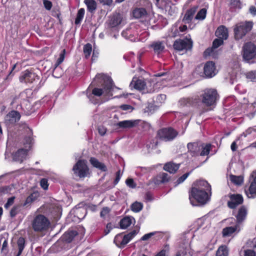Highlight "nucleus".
Masks as SVG:
<instances>
[{
    "label": "nucleus",
    "instance_id": "nucleus-1",
    "mask_svg": "<svg viewBox=\"0 0 256 256\" xmlns=\"http://www.w3.org/2000/svg\"><path fill=\"white\" fill-rule=\"evenodd\" d=\"M211 186L204 180H198L194 182L189 190V200L192 205L196 202L205 204L210 199Z\"/></svg>",
    "mask_w": 256,
    "mask_h": 256
},
{
    "label": "nucleus",
    "instance_id": "nucleus-2",
    "mask_svg": "<svg viewBox=\"0 0 256 256\" xmlns=\"http://www.w3.org/2000/svg\"><path fill=\"white\" fill-rule=\"evenodd\" d=\"M96 80H99L100 82H102V88H94L92 92V94L88 96L90 100L92 103L96 104L98 103L96 100H92V95L100 96L102 94L106 95L108 94L112 90L114 83L112 79L109 76L103 74H98L96 76Z\"/></svg>",
    "mask_w": 256,
    "mask_h": 256
},
{
    "label": "nucleus",
    "instance_id": "nucleus-3",
    "mask_svg": "<svg viewBox=\"0 0 256 256\" xmlns=\"http://www.w3.org/2000/svg\"><path fill=\"white\" fill-rule=\"evenodd\" d=\"M201 102L205 106L208 107L216 104L220 98L219 94L214 88H206L203 90L200 94Z\"/></svg>",
    "mask_w": 256,
    "mask_h": 256
},
{
    "label": "nucleus",
    "instance_id": "nucleus-4",
    "mask_svg": "<svg viewBox=\"0 0 256 256\" xmlns=\"http://www.w3.org/2000/svg\"><path fill=\"white\" fill-rule=\"evenodd\" d=\"M62 212V207L58 203L49 202V228H52L57 224Z\"/></svg>",
    "mask_w": 256,
    "mask_h": 256
},
{
    "label": "nucleus",
    "instance_id": "nucleus-5",
    "mask_svg": "<svg viewBox=\"0 0 256 256\" xmlns=\"http://www.w3.org/2000/svg\"><path fill=\"white\" fill-rule=\"evenodd\" d=\"M254 24L251 21L242 22L238 23L234 28V38L240 40L242 38L252 30Z\"/></svg>",
    "mask_w": 256,
    "mask_h": 256
},
{
    "label": "nucleus",
    "instance_id": "nucleus-6",
    "mask_svg": "<svg viewBox=\"0 0 256 256\" xmlns=\"http://www.w3.org/2000/svg\"><path fill=\"white\" fill-rule=\"evenodd\" d=\"M136 234V230H133L125 235L123 233L118 234L115 236L114 242L118 247L123 248Z\"/></svg>",
    "mask_w": 256,
    "mask_h": 256
},
{
    "label": "nucleus",
    "instance_id": "nucleus-7",
    "mask_svg": "<svg viewBox=\"0 0 256 256\" xmlns=\"http://www.w3.org/2000/svg\"><path fill=\"white\" fill-rule=\"evenodd\" d=\"M72 170L74 175L80 178L86 177L89 171L86 160H78L74 166Z\"/></svg>",
    "mask_w": 256,
    "mask_h": 256
},
{
    "label": "nucleus",
    "instance_id": "nucleus-8",
    "mask_svg": "<svg viewBox=\"0 0 256 256\" xmlns=\"http://www.w3.org/2000/svg\"><path fill=\"white\" fill-rule=\"evenodd\" d=\"M178 134V132L172 127L162 128L157 132L158 137L165 142L172 140Z\"/></svg>",
    "mask_w": 256,
    "mask_h": 256
},
{
    "label": "nucleus",
    "instance_id": "nucleus-9",
    "mask_svg": "<svg viewBox=\"0 0 256 256\" xmlns=\"http://www.w3.org/2000/svg\"><path fill=\"white\" fill-rule=\"evenodd\" d=\"M256 56V46L252 42L246 43L242 48V56L244 60L249 61Z\"/></svg>",
    "mask_w": 256,
    "mask_h": 256
},
{
    "label": "nucleus",
    "instance_id": "nucleus-10",
    "mask_svg": "<svg viewBox=\"0 0 256 256\" xmlns=\"http://www.w3.org/2000/svg\"><path fill=\"white\" fill-rule=\"evenodd\" d=\"M48 219L42 214L38 215L32 222V226L35 232H41L48 226Z\"/></svg>",
    "mask_w": 256,
    "mask_h": 256
},
{
    "label": "nucleus",
    "instance_id": "nucleus-11",
    "mask_svg": "<svg viewBox=\"0 0 256 256\" xmlns=\"http://www.w3.org/2000/svg\"><path fill=\"white\" fill-rule=\"evenodd\" d=\"M228 197L230 200L227 202V206L230 209H235L244 202V198L240 194H230Z\"/></svg>",
    "mask_w": 256,
    "mask_h": 256
},
{
    "label": "nucleus",
    "instance_id": "nucleus-12",
    "mask_svg": "<svg viewBox=\"0 0 256 256\" xmlns=\"http://www.w3.org/2000/svg\"><path fill=\"white\" fill-rule=\"evenodd\" d=\"M174 48L177 50H190L192 47V42L190 40L178 39L173 44Z\"/></svg>",
    "mask_w": 256,
    "mask_h": 256
},
{
    "label": "nucleus",
    "instance_id": "nucleus-13",
    "mask_svg": "<svg viewBox=\"0 0 256 256\" xmlns=\"http://www.w3.org/2000/svg\"><path fill=\"white\" fill-rule=\"evenodd\" d=\"M216 67L215 63L212 61L207 62L204 68V73L207 78H212L214 76Z\"/></svg>",
    "mask_w": 256,
    "mask_h": 256
},
{
    "label": "nucleus",
    "instance_id": "nucleus-14",
    "mask_svg": "<svg viewBox=\"0 0 256 256\" xmlns=\"http://www.w3.org/2000/svg\"><path fill=\"white\" fill-rule=\"evenodd\" d=\"M248 182L250 184L248 190L250 197L256 198V170L251 174Z\"/></svg>",
    "mask_w": 256,
    "mask_h": 256
},
{
    "label": "nucleus",
    "instance_id": "nucleus-15",
    "mask_svg": "<svg viewBox=\"0 0 256 256\" xmlns=\"http://www.w3.org/2000/svg\"><path fill=\"white\" fill-rule=\"evenodd\" d=\"M122 21V18L120 14H114L110 18L108 24L110 28H114L120 24Z\"/></svg>",
    "mask_w": 256,
    "mask_h": 256
},
{
    "label": "nucleus",
    "instance_id": "nucleus-16",
    "mask_svg": "<svg viewBox=\"0 0 256 256\" xmlns=\"http://www.w3.org/2000/svg\"><path fill=\"white\" fill-rule=\"evenodd\" d=\"M197 6H193L186 10L182 18V22L184 24H190L192 22L194 16L197 10Z\"/></svg>",
    "mask_w": 256,
    "mask_h": 256
},
{
    "label": "nucleus",
    "instance_id": "nucleus-17",
    "mask_svg": "<svg viewBox=\"0 0 256 256\" xmlns=\"http://www.w3.org/2000/svg\"><path fill=\"white\" fill-rule=\"evenodd\" d=\"M247 209L245 206H242L238 210L237 214L235 216L236 220V224H241L246 218Z\"/></svg>",
    "mask_w": 256,
    "mask_h": 256
},
{
    "label": "nucleus",
    "instance_id": "nucleus-18",
    "mask_svg": "<svg viewBox=\"0 0 256 256\" xmlns=\"http://www.w3.org/2000/svg\"><path fill=\"white\" fill-rule=\"evenodd\" d=\"M138 120H124L119 122L116 126L120 128H130L136 126L138 124Z\"/></svg>",
    "mask_w": 256,
    "mask_h": 256
},
{
    "label": "nucleus",
    "instance_id": "nucleus-19",
    "mask_svg": "<svg viewBox=\"0 0 256 256\" xmlns=\"http://www.w3.org/2000/svg\"><path fill=\"white\" fill-rule=\"evenodd\" d=\"M20 118V114L17 111L12 110L6 116L5 120L7 122L14 124L18 122Z\"/></svg>",
    "mask_w": 256,
    "mask_h": 256
},
{
    "label": "nucleus",
    "instance_id": "nucleus-20",
    "mask_svg": "<svg viewBox=\"0 0 256 256\" xmlns=\"http://www.w3.org/2000/svg\"><path fill=\"white\" fill-rule=\"evenodd\" d=\"M215 34L218 38L226 40L228 36V30L224 26H220L216 30Z\"/></svg>",
    "mask_w": 256,
    "mask_h": 256
},
{
    "label": "nucleus",
    "instance_id": "nucleus-21",
    "mask_svg": "<svg viewBox=\"0 0 256 256\" xmlns=\"http://www.w3.org/2000/svg\"><path fill=\"white\" fill-rule=\"evenodd\" d=\"M188 152L192 156H200V146L197 143H188L187 145Z\"/></svg>",
    "mask_w": 256,
    "mask_h": 256
},
{
    "label": "nucleus",
    "instance_id": "nucleus-22",
    "mask_svg": "<svg viewBox=\"0 0 256 256\" xmlns=\"http://www.w3.org/2000/svg\"><path fill=\"white\" fill-rule=\"evenodd\" d=\"M180 164H175L172 162L166 163L164 166V169L170 174H175L180 167Z\"/></svg>",
    "mask_w": 256,
    "mask_h": 256
},
{
    "label": "nucleus",
    "instance_id": "nucleus-23",
    "mask_svg": "<svg viewBox=\"0 0 256 256\" xmlns=\"http://www.w3.org/2000/svg\"><path fill=\"white\" fill-rule=\"evenodd\" d=\"M146 86V84L144 80L140 79L134 80L133 79L130 84V86L133 87L136 90H142L144 89Z\"/></svg>",
    "mask_w": 256,
    "mask_h": 256
},
{
    "label": "nucleus",
    "instance_id": "nucleus-24",
    "mask_svg": "<svg viewBox=\"0 0 256 256\" xmlns=\"http://www.w3.org/2000/svg\"><path fill=\"white\" fill-rule=\"evenodd\" d=\"M90 162L91 164L94 168L99 169L102 172H106L108 168L106 166L100 162H99L96 158L92 157L90 159Z\"/></svg>",
    "mask_w": 256,
    "mask_h": 256
},
{
    "label": "nucleus",
    "instance_id": "nucleus-25",
    "mask_svg": "<svg viewBox=\"0 0 256 256\" xmlns=\"http://www.w3.org/2000/svg\"><path fill=\"white\" fill-rule=\"evenodd\" d=\"M78 234V232L76 230H68L63 234L62 240L67 243H70Z\"/></svg>",
    "mask_w": 256,
    "mask_h": 256
},
{
    "label": "nucleus",
    "instance_id": "nucleus-26",
    "mask_svg": "<svg viewBox=\"0 0 256 256\" xmlns=\"http://www.w3.org/2000/svg\"><path fill=\"white\" fill-rule=\"evenodd\" d=\"M35 74L28 70L24 72V74L20 77V82H32L35 79Z\"/></svg>",
    "mask_w": 256,
    "mask_h": 256
},
{
    "label": "nucleus",
    "instance_id": "nucleus-27",
    "mask_svg": "<svg viewBox=\"0 0 256 256\" xmlns=\"http://www.w3.org/2000/svg\"><path fill=\"white\" fill-rule=\"evenodd\" d=\"M27 155V150L20 149L13 154V159L16 161H20L22 162Z\"/></svg>",
    "mask_w": 256,
    "mask_h": 256
},
{
    "label": "nucleus",
    "instance_id": "nucleus-28",
    "mask_svg": "<svg viewBox=\"0 0 256 256\" xmlns=\"http://www.w3.org/2000/svg\"><path fill=\"white\" fill-rule=\"evenodd\" d=\"M132 14L136 18H144L148 16V12L144 8H136L132 12Z\"/></svg>",
    "mask_w": 256,
    "mask_h": 256
},
{
    "label": "nucleus",
    "instance_id": "nucleus-29",
    "mask_svg": "<svg viewBox=\"0 0 256 256\" xmlns=\"http://www.w3.org/2000/svg\"><path fill=\"white\" fill-rule=\"evenodd\" d=\"M182 102L186 106H196L199 105L200 100L198 98L195 97L184 98Z\"/></svg>",
    "mask_w": 256,
    "mask_h": 256
},
{
    "label": "nucleus",
    "instance_id": "nucleus-30",
    "mask_svg": "<svg viewBox=\"0 0 256 256\" xmlns=\"http://www.w3.org/2000/svg\"><path fill=\"white\" fill-rule=\"evenodd\" d=\"M238 226L236 224L234 226H227L222 229V235L223 237L230 236L237 230Z\"/></svg>",
    "mask_w": 256,
    "mask_h": 256
},
{
    "label": "nucleus",
    "instance_id": "nucleus-31",
    "mask_svg": "<svg viewBox=\"0 0 256 256\" xmlns=\"http://www.w3.org/2000/svg\"><path fill=\"white\" fill-rule=\"evenodd\" d=\"M84 4L86 6L87 10L91 13H94L97 8L96 2L94 0H84Z\"/></svg>",
    "mask_w": 256,
    "mask_h": 256
},
{
    "label": "nucleus",
    "instance_id": "nucleus-32",
    "mask_svg": "<svg viewBox=\"0 0 256 256\" xmlns=\"http://www.w3.org/2000/svg\"><path fill=\"white\" fill-rule=\"evenodd\" d=\"M200 156H208L212 148L210 144H202L200 145Z\"/></svg>",
    "mask_w": 256,
    "mask_h": 256
},
{
    "label": "nucleus",
    "instance_id": "nucleus-33",
    "mask_svg": "<svg viewBox=\"0 0 256 256\" xmlns=\"http://www.w3.org/2000/svg\"><path fill=\"white\" fill-rule=\"evenodd\" d=\"M151 47L153 48L154 52L156 54L161 53L164 49V46L161 42H157L152 43Z\"/></svg>",
    "mask_w": 256,
    "mask_h": 256
},
{
    "label": "nucleus",
    "instance_id": "nucleus-34",
    "mask_svg": "<svg viewBox=\"0 0 256 256\" xmlns=\"http://www.w3.org/2000/svg\"><path fill=\"white\" fill-rule=\"evenodd\" d=\"M229 250L226 245H222L218 247L216 256H228Z\"/></svg>",
    "mask_w": 256,
    "mask_h": 256
},
{
    "label": "nucleus",
    "instance_id": "nucleus-35",
    "mask_svg": "<svg viewBox=\"0 0 256 256\" xmlns=\"http://www.w3.org/2000/svg\"><path fill=\"white\" fill-rule=\"evenodd\" d=\"M132 224V220L128 216L122 218L120 222V226L122 229H126Z\"/></svg>",
    "mask_w": 256,
    "mask_h": 256
},
{
    "label": "nucleus",
    "instance_id": "nucleus-36",
    "mask_svg": "<svg viewBox=\"0 0 256 256\" xmlns=\"http://www.w3.org/2000/svg\"><path fill=\"white\" fill-rule=\"evenodd\" d=\"M39 196L40 194L38 192H34L26 198L24 206H26L28 204H31L33 202L35 201L39 197Z\"/></svg>",
    "mask_w": 256,
    "mask_h": 256
},
{
    "label": "nucleus",
    "instance_id": "nucleus-37",
    "mask_svg": "<svg viewBox=\"0 0 256 256\" xmlns=\"http://www.w3.org/2000/svg\"><path fill=\"white\" fill-rule=\"evenodd\" d=\"M85 13V10L84 8H80L78 10L76 18L75 19L74 23L76 24H79L82 21Z\"/></svg>",
    "mask_w": 256,
    "mask_h": 256
},
{
    "label": "nucleus",
    "instance_id": "nucleus-38",
    "mask_svg": "<svg viewBox=\"0 0 256 256\" xmlns=\"http://www.w3.org/2000/svg\"><path fill=\"white\" fill-rule=\"evenodd\" d=\"M230 180L234 184L237 185L241 184L244 181L243 177L242 176H237L233 174L230 176Z\"/></svg>",
    "mask_w": 256,
    "mask_h": 256
},
{
    "label": "nucleus",
    "instance_id": "nucleus-39",
    "mask_svg": "<svg viewBox=\"0 0 256 256\" xmlns=\"http://www.w3.org/2000/svg\"><path fill=\"white\" fill-rule=\"evenodd\" d=\"M83 52L85 58L86 59L88 58L92 52V44L90 43L86 44L84 46Z\"/></svg>",
    "mask_w": 256,
    "mask_h": 256
},
{
    "label": "nucleus",
    "instance_id": "nucleus-40",
    "mask_svg": "<svg viewBox=\"0 0 256 256\" xmlns=\"http://www.w3.org/2000/svg\"><path fill=\"white\" fill-rule=\"evenodd\" d=\"M17 244H18V254L16 255V256H20L24 248V246H25L24 239L22 237L20 238L18 240Z\"/></svg>",
    "mask_w": 256,
    "mask_h": 256
},
{
    "label": "nucleus",
    "instance_id": "nucleus-41",
    "mask_svg": "<svg viewBox=\"0 0 256 256\" xmlns=\"http://www.w3.org/2000/svg\"><path fill=\"white\" fill-rule=\"evenodd\" d=\"M76 215L80 220H83L88 214L87 210L84 208H79L77 209Z\"/></svg>",
    "mask_w": 256,
    "mask_h": 256
},
{
    "label": "nucleus",
    "instance_id": "nucleus-42",
    "mask_svg": "<svg viewBox=\"0 0 256 256\" xmlns=\"http://www.w3.org/2000/svg\"><path fill=\"white\" fill-rule=\"evenodd\" d=\"M52 15L53 16L56 17L60 24H62V19L60 16L61 14L60 12V8L58 6L54 7L52 11Z\"/></svg>",
    "mask_w": 256,
    "mask_h": 256
},
{
    "label": "nucleus",
    "instance_id": "nucleus-43",
    "mask_svg": "<svg viewBox=\"0 0 256 256\" xmlns=\"http://www.w3.org/2000/svg\"><path fill=\"white\" fill-rule=\"evenodd\" d=\"M170 252V246L168 244L164 245L163 248L157 253L154 256H168Z\"/></svg>",
    "mask_w": 256,
    "mask_h": 256
},
{
    "label": "nucleus",
    "instance_id": "nucleus-44",
    "mask_svg": "<svg viewBox=\"0 0 256 256\" xmlns=\"http://www.w3.org/2000/svg\"><path fill=\"white\" fill-rule=\"evenodd\" d=\"M143 208L142 203L136 202L131 205V210L132 212H140Z\"/></svg>",
    "mask_w": 256,
    "mask_h": 256
},
{
    "label": "nucleus",
    "instance_id": "nucleus-45",
    "mask_svg": "<svg viewBox=\"0 0 256 256\" xmlns=\"http://www.w3.org/2000/svg\"><path fill=\"white\" fill-rule=\"evenodd\" d=\"M207 10L205 8L200 9L195 16V19L198 20H204L206 15Z\"/></svg>",
    "mask_w": 256,
    "mask_h": 256
},
{
    "label": "nucleus",
    "instance_id": "nucleus-46",
    "mask_svg": "<svg viewBox=\"0 0 256 256\" xmlns=\"http://www.w3.org/2000/svg\"><path fill=\"white\" fill-rule=\"evenodd\" d=\"M66 52V51L65 49H64L61 51L59 57L55 64L56 66H58L63 62L65 58Z\"/></svg>",
    "mask_w": 256,
    "mask_h": 256
},
{
    "label": "nucleus",
    "instance_id": "nucleus-47",
    "mask_svg": "<svg viewBox=\"0 0 256 256\" xmlns=\"http://www.w3.org/2000/svg\"><path fill=\"white\" fill-rule=\"evenodd\" d=\"M158 178L160 179V183H165L168 182L170 180V176L168 174L165 172H162V174H160L158 176Z\"/></svg>",
    "mask_w": 256,
    "mask_h": 256
},
{
    "label": "nucleus",
    "instance_id": "nucleus-48",
    "mask_svg": "<svg viewBox=\"0 0 256 256\" xmlns=\"http://www.w3.org/2000/svg\"><path fill=\"white\" fill-rule=\"evenodd\" d=\"M191 172H192V171H190V172H186V174H184L182 176H181L178 178V180H176V182H175L176 186H177V185L183 182L186 179V178L190 174Z\"/></svg>",
    "mask_w": 256,
    "mask_h": 256
},
{
    "label": "nucleus",
    "instance_id": "nucleus-49",
    "mask_svg": "<svg viewBox=\"0 0 256 256\" xmlns=\"http://www.w3.org/2000/svg\"><path fill=\"white\" fill-rule=\"evenodd\" d=\"M246 78L252 82H256V71H250L247 72Z\"/></svg>",
    "mask_w": 256,
    "mask_h": 256
},
{
    "label": "nucleus",
    "instance_id": "nucleus-50",
    "mask_svg": "<svg viewBox=\"0 0 256 256\" xmlns=\"http://www.w3.org/2000/svg\"><path fill=\"white\" fill-rule=\"evenodd\" d=\"M224 44V40L218 38H216L212 42V48H216Z\"/></svg>",
    "mask_w": 256,
    "mask_h": 256
},
{
    "label": "nucleus",
    "instance_id": "nucleus-51",
    "mask_svg": "<svg viewBox=\"0 0 256 256\" xmlns=\"http://www.w3.org/2000/svg\"><path fill=\"white\" fill-rule=\"evenodd\" d=\"M156 233V232H150L146 234H145L144 235L140 238L141 240L145 241L148 240L149 238H152V236L155 235V234Z\"/></svg>",
    "mask_w": 256,
    "mask_h": 256
},
{
    "label": "nucleus",
    "instance_id": "nucleus-52",
    "mask_svg": "<svg viewBox=\"0 0 256 256\" xmlns=\"http://www.w3.org/2000/svg\"><path fill=\"white\" fill-rule=\"evenodd\" d=\"M113 228L112 224L111 222H108L106 226V228L104 231V236H106L109 234V232L111 231Z\"/></svg>",
    "mask_w": 256,
    "mask_h": 256
},
{
    "label": "nucleus",
    "instance_id": "nucleus-53",
    "mask_svg": "<svg viewBox=\"0 0 256 256\" xmlns=\"http://www.w3.org/2000/svg\"><path fill=\"white\" fill-rule=\"evenodd\" d=\"M126 185L131 188H134L136 186V184L134 182L132 178H128L126 180Z\"/></svg>",
    "mask_w": 256,
    "mask_h": 256
},
{
    "label": "nucleus",
    "instance_id": "nucleus-54",
    "mask_svg": "<svg viewBox=\"0 0 256 256\" xmlns=\"http://www.w3.org/2000/svg\"><path fill=\"white\" fill-rule=\"evenodd\" d=\"M110 212V210L108 207H104L100 212V216L102 218H104V216Z\"/></svg>",
    "mask_w": 256,
    "mask_h": 256
},
{
    "label": "nucleus",
    "instance_id": "nucleus-55",
    "mask_svg": "<svg viewBox=\"0 0 256 256\" xmlns=\"http://www.w3.org/2000/svg\"><path fill=\"white\" fill-rule=\"evenodd\" d=\"M20 206H15L12 208L10 212V214L12 217H14L18 213Z\"/></svg>",
    "mask_w": 256,
    "mask_h": 256
},
{
    "label": "nucleus",
    "instance_id": "nucleus-56",
    "mask_svg": "<svg viewBox=\"0 0 256 256\" xmlns=\"http://www.w3.org/2000/svg\"><path fill=\"white\" fill-rule=\"evenodd\" d=\"M120 108L123 110H132L134 108H132V106L130 104H122L120 106Z\"/></svg>",
    "mask_w": 256,
    "mask_h": 256
},
{
    "label": "nucleus",
    "instance_id": "nucleus-57",
    "mask_svg": "<svg viewBox=\"0 0 256 256\" xmlns=\"http://www.w3.org/2000/svg\"><path fill=\"white\" fill-rule=\"evenodd\" d=\"M40 186L44 189L46 190L48 188V180L46 178H42L40 182Z\"/></svg>",
    "mask_w": 256,
    "mask_h": 256
},
{
    "label": "nucleus",
    "instance_id": "nucleus-58",
    "mask_svg": "<svg viewBox=\"0 0 256 256\" xmlns=\"http://www.w3.org/2000/svg\"><path fill=\"white\" fill-rule=\"evenodd\" d=\"M254 131H256V130H255L252 128H249L241 134V136H244V137H246L248 135L252 134V132Z\"/></svg>",
    "mask_w": 256,
    "mask_h": 256
},
{
    "label": "nucleus",
    "instance_id": "nucleus-59",
    "mask_svg": "<svg viewBox=\"0 0 256 256\" xmlns=\"http://www.w3.org/2000/svg\"><path fill=\"white\" fill-rule=\"evenodd\" d=\"M244 256H256V254L254 250H244Z\"/></svg>",
    "mask_w": 256,
    "mask_h": 256
},
{
    "label": "nucleus",
    "instance_id": "nucleus-60",
    "mask_svg": "<svg viewBox=\"0 0 256 256\" xmlns=\"http://www.w3.org/2000/svg\"><path fill=\"white\" fill-rule=\"evenodd\" d=\"M98 132L100 135L104 136L106 132V128L103 126H100L98 127Z\"/></svg>",
    "mask_w": 256,
    "mask_h": 256
},
{
    "label": "nucleus",
    "instance_id": "nucleus-61",
    "mask_svg": "<svg viewBox=\"0 0 256 256\" xmlns=\"http://www.w3.org/2000/svg\"><path fill=\"white\" fill-rule=\"evenodd\" d=\"M14 196L9 198L7 202L4 205V207L8 208L9 206H12L14 204Z\"/></svg>",
    "mask_w": 256,
    "mask_h": 256
},
{
    "label": "nucleus",
    "instance_id": "nucleus-62",
    "mask_svg": "<svg viewBox=\"0 0 256 256\" xmlns=\"http://www.w3.org/2000/svg\"><path fill=\"white\" fill-rule=\"evenodd\" d=\"M60 70V68L58 67V66H56L54 68L53 70L52 75L54 78H58L61 76L62 74H57L56 72Z\"/></svg>",
    "mask_w": 256,
    "mask_h": 256
},
{
    "label": "nucleus",
    "instance_id": "nucleus-63",
    "mask_svg": "<svg viewBox=\"0 0 256 256\" xmlns=\"http://www.w3.org/2000/svg\"><path fill=\"white\" fill-rule=\"evenodd\" d=\"M100 3L104 6H110L112 3V0H98Z\"/></svg>",
    "mask_w": 256,
    "mask_h": 256
},
{
    "label": "nucleus",
    "instance_id": "nucleus-64",
    "mask_svg": "<svg viewBox=\"0 0 256 256\" xmlns=\"http://www.w3.org/2000/svg\"><path fill=\"white\" fill-rule=\"evenodd\" d=\"M120 170H118L116 172V178L114 182V185H116L118 182L120 180Z\"/></svg>",
    "mask_w": 256,
    "mask_h": 256
}]
</instances>
